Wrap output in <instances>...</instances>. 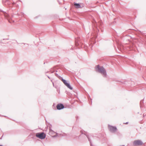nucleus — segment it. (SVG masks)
Returning <instances> with one entry per match:
<instances>
[{"instance_id": "f257e3e1", "label": "nucleus", "mask_w": 146, "mask_h": 146, "mask_svg": "<svg viewBox=\"0 0 146 146\" xmlns=\"http://www.w3.org/2000/svg\"><path fill=\"white\" fill-rule=\"evenodd\" d=\"M96 71L100 73L103 77H106L107 76L106 71L104 68L102 66H100L99 65H98L96 67Z\"/></svg>"}, {"instance_id": "f03ea898", "label": "nucleus", "mask_w": 146, "mask_h": 146, "mask_svg": "<svg viewBox=\"0 0 146 146\" xmlns=\"http://www.w3.org/2000/svg\"><path fill=\"white\" fill-rule=\"evenodd\" d=\"M59 79L61 80L63 82L64 85L69 89L71 90H72L73 89L72 87L70 86V84L68 83L65 80L63 79L62 77H61L59 78Z\"/></svg>"}, {"instance_id": "7ed1b4c3", "label": "nucleus", "mask_w": 146, "mask_h": 146, "mask_svg": "<svg viewBox=\"0 0 146 146\" xmlns=\"http://www.w3.org/2000/svg\"><path fill=\"white\" fill-rule=\"evenodd\" d=\"M108 127L109 131L111 133H115L117 131V129L116 126L108 125Z\"/></svg>"}, {"instance_id": "20e7f679", "label": "nucleus", "mask_w": 146, "mask_h": 146, "mask_svg": "<svg viewBox=\"0 0 146 146\" xmlns=\"http://www.w3.org/2000/svg\"><path fill=\"white\" fill-rule=\"evenodd\" d=\"M0 12L3 13V15L5 18H6L8 20L9 22L11 23V22L10 21V19H11V17L6 12L0 9Z\"/></svg>"}, {"instance_id": "39448f33", "label": "nucleus", "mask_w": 146, "mask_h": 146, "mask_svg": "<svg viewBox=\"0 0 146 146\" xmlns=\"http://www.w3.org/2000/svg\"><path fill=\"white\" fill-rule=\"evenodd\" d=\"M36 136L41 139H44L46 137V135L43 133H36Z\"/></svg>"}, {"instance_id": "423d86ee", "label": "nucleus", "mask_w": 146, "mask_h": 146, "mask_svg": "<svg viewBox=\"0 0 146 146\" xmlns=\"http://www.w3.org/2000/svg\"><path fill=\"white\" fill-rule=\"evenodd\" d=\"M142 142L140 140H135L133 143V145L134 146H140L142 145Z\"/></svg>"}, {"instance_id": "0eeeda50", "label": "nucleus", "mask_w": 146, "mask_h": 146, "mask_svg": "<svg viewBox=\"0 0 146 146\" xmlns=\"http://www.w3.org/2000/svg\"><path fill=\"white\" fill-rule=\"evenodd\" d=\"M56 108L57 110H60L64 109V106L62 104H57Z\"/></svg>"}, {"instance_id": "6e6552de", "label": "nucleus", "mask_w": 146, "mask_h": 146, "mask_svg": "<svg viewBox=\"0 0 146 146\" xmlns=\"http://www.w3.org/2000/svg\"><path fill=\"white\" fill-rule=\"evenodd\" d=\"M80 41V39H75V44L76 46H77L80 45H81Z\"/></svg>"}, {"instance_id": "1a4fd4ad", "label": "nucleus", "mask_w": 146, "mask_h": 146, "mask_svg": "<svg viewBox=\"0 0 146 146\" xmlns=\"http://www.w3.org/2000/svg\"><path fill=\"white\" fill-rule=\"evenodd\" d=\"M74 5L76 8H82V7L80 5V3H76L75 2L74 3Z\"/></svg>"}, {"instance_id": "9d476101", "label": "nucleus", "mask_w": 146, "mask_h": 146, "mask_svg": "<svg viewBox=\"0 0 146 146\" xmlns=\"http://www.w3.org/2000/svg\"><path fill=\"white\" fill-rule=\"evenodd\" d=\"M55 76H56L59 79L61 77V76H59L58 75V74L56 73H55Z\"/></svg>"}, {"instance_id": "9b49d317", "label": "nucleus", "mask_w": 146, "mask_h": 146, "mask_svg": "<svg viewBox=\"0 0 146 146\" xmlns=\"http://www.w3.org/2000/svg\"><path fill=\"white\" fill-rule=\"evenodd\" d=\"M49 129L50 132H53L54 133H55L54 132V131L52 130V129H51V127H49Z\"/></svg>"}, {"instance_id": "f8f14e48", "label": "nucleus", "mask_w": 146, "mask_h": 146, "mask_svg": "<svg viewBox=\"0 0 146 146\" xmlns=\"http://www.w3.org/2000/svg\"><path fill=\"white\" fill-rule=\"evenodd\" d=\"M80 5L82 7V8L83 7H84L85 6L84 4V3H80Z\"/></svg>"}, {"instance_id": "ddd939ff", "label": "nucleus", "mask_w": 146, "mask_h": 146, "mask_svg": "<svg viewBox=\"0 0 146 146\" xmlns=\"http://www.w3.org/2000/svg\"><path fill=\"white\" fill-rule=\"evenodd\" d=\"M8 1V0H3L2 2L3 3L4 2L6 3Z\"/></svg>"}, {"instance_id": "4468645a", "label": "nucleus", "mask_w": 146, "mask_h": 146, "mask_svg": "<svg viewBox=\"0 0 146 146\" xmlns=\"http://www.w3.org/2000/svg\"><path fill=\"white\" fill-rule=\"evenodd\" d=\"M138 32H139L138 33H139V34H141V35H143V33L142 32L139 31H138Z\"/></svg>"}, {"instance_id": "2eb2a0df", "label": "nucleus", "mask_w": 146, "mask_h": 146, "mask_svg": "<svg viewBox=\"0 0 146 146\" xmlns=\"http://www.w3.org/2000/svg\"><path fill=\"white\" fill-rule=\"evenodd\" d=\"M51 81L52 82V84H53V86L55 88H56V86H54V82H52V80H51Z\"/></svg>"}, {"instance_id": "dca6fc26", "label": "nucleus", "mask_w": 146, "mask_h": 146, "mask_svg": "<svg viewBox=\"0 0 146 146\" xmlns=\"http://www.w3.org/2000/svg\"><path fill=\"white\" fill-rule=\"evenodd\" d=\"M21 15L22 16H24L25 14L24 13L22 12V13H21Z\"/></svg>"}, {"instance_id": "f3484780", "label": "nucleus", "mask_w": 146, "mask_h": 146, "mask_svg": "<svg viewBox=\"0 0 146 146\" xmlns=\"http://www.w3.org/2000/svg\"><path fill=\"white\" fill-rule=\"evenodd\" d=\"M142 100H141V101H140V107H141V106H142V104H141V103H142Z\"/></svg>"}, {"instance_id": "a211bd4d", "label": "nucleus", "mask_w": 146, "mask_h": 146, "mask_svg": "<svg viewBox=\"0 0 146 146\" xmlns=\"http://www.w3.org/2000/svg\"><path fill=\"white\" fill-rule=\"evenodd\" d=\"M126 82H127L125 81H124L123 83V84H126Z\"/></svg>"}, {"instance_id": "6ab92c4d", "label": "nucleus", "mask_w": 146, "mask_h": 146, "mask_svg": "<svg viewBox=\"0 0 146 146\" xmlns=\"http://www.w3.org/2000/svg\"><path fill=\"white\" fill-rule=\"evenodd\" d=\"M56 135H54V136L53 137H56L57 136V133H56Z\"/></svg>"}, {"instance_id": "aec40b11", "label": "nucleus", "mask_w": 146, "mask_h": 146, "mask_svg": "<svg viewBox=\"0 0 146 146\" xmlns=\"http://www.w3.org/2000/svg\"><path fill=\"white\" fill-rule=\"evenodd\" d=\"M50 72L51 73H52L54 72V71H52L51 70H50Z\"/></svg>"}, {"instance_id": "412c9836", "label": "nucleus", "mask_w": 146, "mask_h": 146, "mask_svg": "<svg viewBox=\"0 0 146 146\" xmlns=\"http://www.w3.org/2000/svg\"><path fill=\"white\" fill-rule=\"evenodd\" d=\"M124 124H127L128 123V122H126V123H123Z\"/></svg>"}, {"instance_id": "4be33fe9", "label": "nucleus", "mask_w": 146, "mask_h": 146, "mask_svg": "<svg viewBox=\"0 0 146 146\" xmlns=\"http://www.w3.org/2000/svg\"><path fill=\"white\" fill-rule=\"evenodd\" d=\"M92 46L91 45H90L89 46V47H90V48H92Z\"/></svg>"}, {"instance_id": "5701e85b", "label": "nucleus", "mask_w": 146, "mask_h": 146, "mask_svg": "<svg viewBox=\"0 0 146 146\" xmlns=\"http://www.w3.org/2000/svg\"><path fill=\"white\" fill-rule=\"evenodd\" d=\"M57 1H58V2L59 3V4H60L61 3L60 2H59V1L58 0H57Z\"/></svg>"}, {"instance_id": "b1692460", "label": "nucleus", "mask_w": 146, "mask_h": 146, "mask_svg": "<svg viewBox=\"0 0 146 146\" xmlns=\"http://www.w3.org/2000/svg\"><path fill=\"white\" fill-rule=\"evenodd\" d=\"M76 120H77V119H78V117H76Z\"/></svg>"}, {"instance_id": "393cba45", "label": "nucleus", "mask_w": 146, "mask_h": 146, "mask_svg": "<svg viewBox=\"0 0 146 146\" xmlns=\"http://www.w3.org/2000/svg\"><path fill=\"white\" fill-rule=\"evenodd\" d=\"M89 98L91 99L90 97V96L88 97V100H89Z\"/></svg>"}, {"instance_id": "a878e982", "label": "nucleus", "mask_w": 146, "mask_h": 146, "mask_svg": "<svg viewBox=\"0 0 146 146\" xmlns=\"http://www.w3.org/2000/svg\"><path fill=\"white\" fill-rule=\"evenodd\" d=\"M57 91L58 92V93H60V91H58V90H57Z\"/></svg>"}, {"instance_id": "bb28decb", "label": "nucleus", "mask_w": 146, "mask_h": 146, "mask_svg": "<svg viewBox=\"0 0 146 146\" xmlns=\"http://www.w3.org/2000/svg\"><path fill=\"white\" fill-rule=\"evenodd\" d=\"M2 137H3V136H2L1 137V138H0V139H2Z\"/></svg>"}, {"instance_id": "cd10ccee", "label": "nucleus", "mask_w": 146, "mask_h": 146, "mask_svg": "<svg viewBox=\"0 0 146 146\" xmlns=\"http://www.w3.org/2000/svg\"><path fill=\"white\" fill-rule=\"evenodd\" d=\"M24 44L25 45V44ZM26 44L27 45V46H28L29 44Z\"/></svg>"}, {"instance_id": "c85d7f7f", "label": "nucleus", "mask_w": 146, "mask_h": 146, "mask_svg": "<svg viewBox=\"0 0 146 146\" xmlns=\"http://www.w3.org/2000/svg\"><path fill=\"white\" fill-rule=\"evenodd\" d=\"M47 77L48 78H49V79H50V77L48 76Z\"/></svg>"}, {"instance_id": "c756f323", "label": "nucleus", "mask_w": 146, "mask_h": 146, "mask_svg": "<svg viewBox=\"0 0 146 146\" xmlns=\"http://www.w3.org/2000/svg\"><path fill=\"white\" fill-rule=\"evenodd\" d=\"M0 146H3V145H0Z\"/></svg>"}, {"instance_id": "7c9ffc66", "label": "nucleus", "mask_w": 146, "mask_h": 146, "mask_svg": "<svg viewBox=\"0 0 146 146\" xmlns=\"http://www.w3.org/2000/svg\"><path fill=\"white\" fill-rule=\"evenodd\" d=\"M100 25H102V23H100Z\"/></svg>"}, {"instance_id": "2f4dec72", "label": "nucleus", "mask_w": 146, "mask_h": 146, "mask_svg": "<svg viewBox=\"0 0 146 146\" xmlns=\"http://www.w3.org/2000/svg\"><path fill=\"white\" fill-rule=\"evenodd\" d=\"M13 15H12V17H13Z\"/></svg>"}, {"instance_id": "473e14b6", "label": "nucleus", "mask_w": 146, "mask_h": 146, "mask_svg": "<svg viewBox=\"0 0 146 146\" xmlns=\"http://www.w3.org/2000/svg\"><path fill=\"white\" fill-rule=\"evenodd\" d=\"M13 5L15 4V3H13Z\"/></svg>"}, {"instance_id": "72a5a7b5", "label": "nucleus", "mask_w": 146, "mask_h": 146, "mask_svg": "<svg viewBox=\"0 0 146 146\" xmlns=\"http://www.w3.org/2000/svg\"><path fill=\"white\" fill-rule=\"evenodd\" d=\"M56 72H57V70H56Z\"/></svg>"}, {"instance_id": "f704fd0d", "label": "nucleus", "mask_w": 146, "mask_h": 146, "mask_svg": "<svg viewBox=\"0 0 146 146\" xmlns=\"http://www.w3.org/2000/svg\"><path fill=\"white\" fill-rule=\"evenodd\" d=\"M13 22H14V21H13Z\"/></svg>"}]
</instances>
